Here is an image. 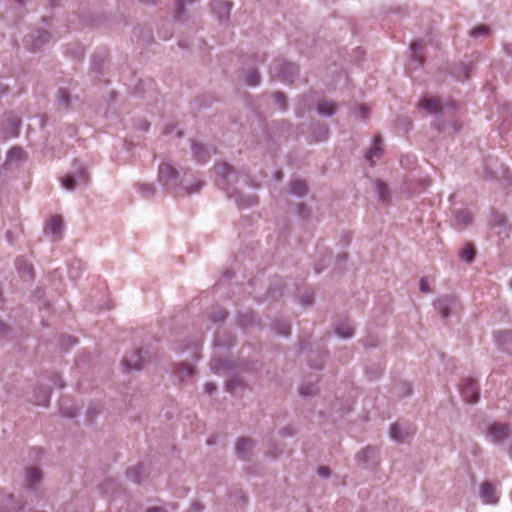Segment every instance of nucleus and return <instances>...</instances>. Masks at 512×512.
I'll use <instances>...</instances> for the list:
<instances>
[{
	"instance_id": "1",
	"label": "nucleus",
	"mask_w": 512,
	"mask_h": 512,
	"mask_svg": "<svg viewBox=\"0 0 512 512\" xmlns=\"http://www.w3.org/2000/svg\"><path fill=\"white\" fill-rule=\"evenodd\" d=\"M88 180V172L83 167H80L76 171L68 173L64 177H62L61 184L65 190L73 191L77 187L86 185L88 183Z\"/></svg>"
},
{
	"instance_id": "2",
	"label": "nucleus",
	"mask_w": 512,
	"mask_h": 512,
	"mask_svg": "<svg viewBox=\"0 0 512 512\" xmlns=\"http://www.w3.org/2000/svg\"><path fill=\"white\" fill-rule=\"evenodd\" d=\"M178 178V172L172 165L163 163L159 166L158 180L166 189L175 190L179 185Z\"/></svg>"
},
{
	"instance_id": "3",
	"label": "nucleus",
	"mask_w": 512,
	"mask_h": 512,
	"mask_svg": "<svg viewBox=\"0 0 512 512\" xmlns=\"http://www.w3.org/2000/svg\"><path fill=\"white\" fill-rule=\"evenodd\" d=\"M214 171L219 177L217 180V185L224 190H227V185L229 183L230 178L236 179V172L233 167L227 163H217L214 165Z\"/></svg>"
},
{
	"instance_id": "4",
	"label": "nucleus",
	"mask_w": 512,
	"mask_h": 512,
	"mask_svg": "<svg viewBox=\"0 0 512 512\" xmlns=\"http://www.w3.org/2000/svg\"><path fill=\"white\" fill-rule=\"evenodd\" d=\"M488 436L493 443L499 444L510 436V429L506 424L495 422L488 426Z\"/></svg>"
},
{
	"instance_id": "5",
	"label": "nucleus",
	"mask_w": 512,
	"mask_h": 512,
	"mask_svg": "<svg viewBox=\"0 0 512 512\" xmlns=\"http://www.w3.org/2000/svg\"><path fill=\"white\" fill-rule=\"evenodd\" d=\"M436 306L439 309L442 318H447L450 314L457 311L458 302L454 296L445 295L437 300Z\"/></svg>"
},
{
	"instance_id": "6",
	"label": "nucleus",
	"mask_w": 512,
	"mask_h": 512,
	"mask_svg": "<svg viewBox=\"0 0 512 512\" xmlns=\"http://www.w3.org/2000/svg\"><path fill=\"white\" fill-rule=\"evenodd\" d=\"M274 71L282 81L291 83L298 74V67L293 63L282 61L274 67Z\"/></svg>"
},
{
	"instance_id": "7",
	"label": "nucleus",
	"mask_w": 512,
	"mask_h": 512,
	"mask_svg": "<svg viewBox=\"0 0 512 512\" xmlns=\"http://www.w3.org/2000/svg\"><path fill=\"white\" fill-rule=\"evenodd\" d=\"M479 496L484 504L495 505L499 502V496L496 488L488 481L480 484Z\"/></svg>"
},
{
	"instance_id": "8",
	"label": "nucleus",
	"mask_w": 512,
	"mask_h": 512,
	"mask_svg": "<svg viewBox=\"0 0 512 512\" xmlns=\"http://www.w3.org/2000/svg\"><path fill=\"white\" fill-rule=\"evenodd\" d=\"M461 394L468 403H475L479 397L478 385L471 379H466L461 386Z\"/></svg>"
},
{
	"instance_id": "9",
	"label": "nucleus",
	"mask_w": 512,
	"mask_h": 512,
	"mask_svg": "<svg viewBox=\"0 0 512 512\" xmlns=\"http://www.w3.org/2000/svg\"><path fill=\"white\" fill-rule=\"evenodd\" d=\"M255 447V442L251 438H240L236 443V454L239 458L247 460Z\"/></svg>"
},
{
	"instance_id": "10",
	"label": "nucleus",
	"mask_w": 512,
	"mask_h": 512,
	"mask_svg": "<svg viewBox=\"0 0 512 512\" xmlns=\"http://www.w3.org/2000/svg\"><path fill=\"white\" fill-rule=\"evenodd\" d=\"M418 107L426 110L429 114H442L444 111V107L438 98H422Z\"/></svg>"
},
{
	"instance_id": "11",
	"label": "nucleus",
	"mask_w": 512,
	"mask_h": 512,
	"mask_svg": "<svg viewBox=\"0 0 512 512\" xmlns=\"http://www.w3.org/2000/svg\"><path fill=\"white\" fill-rule=\"evenodd\" d=\"M142 350H135L123 359V365L128 371L139 370L143 364Z\"/></svg>"
},
{
	"instance_id": "12",
	"label": "nucleus",
	"mask_w": 512,
	"mask_h": 512,
	"mask_svg": "<svg viewBox=\"0 0 512 512\" xmlns=\"http://www.w3.org/2000/svg\"><path fill=\"white\" fill-rule=\"evenodd\" d=\"M378 454L379 449L377 447L368 446L357 454V459L359 462H362L365 466L369 467L376 463Z\"/></svg>"
},
{
	"instance_id": "13",
	"label": "nucleus",
	"mask_w": 512,
	"mask_h": 512,
	"mask_svg": "<svg viewBox=\"0 0 512 512\" xmlns=\"http://www.w3.org/2000/svg\"><path fill=\"white\" fill-rule=\"evenodd\" d=\"M491 226L499 236H508L507 221L503 214L493 213L491 218Z\"/></svg>"
},
{
	"instance_id": "14",
	"label": "nucleus",
	"mask_w": 512,
	"mask_h": 512,
	"mask_svg": "<svg viewBox=\"0 0 512 512\" xmlns=\"http://www.w3.org/2000/svg\"><path fill=\"white\" fill-rule=\"evenodd\" d=\"M472 222V215L469 211L461 210L454 214L452 225L458 229L463 230Z\"/></svg>"
},
{
	"instance_id": "15",
	"label": "nucleus",
	"mask_w": 512,
	"mask_h": 512,
	"mask_svg": "<svg viewBox=\"0 0 512 512\" xmlns=\"http://www.w3.org/2000/svg\"><path fill=\"white\" fill-rule=\"evenodd\" d=\"M381 143L382 139L380 136L374 137L372 146L366 151L365 158L371 164H373V162L376 159H379L383 154Z\"/></svg>"
},
{
	"instance_id": "16",
	"label": "nucleus",
	"mask_w": 512,
	"mask_h": 512,
	"mask_svg": "<svg viewBox=\"0 0 512 512\" xmlns=\"http://www.w3.org/2000/svg\"><path fill=\"white\" fill-rule=\"evenodd\" d=\"M411 432L403 429L399 424H392L390 427V437L397 443H404L411 437Z\"/></svg>"
},
{
	"instance_id": "17",
	"label": "nucleus",
	"mask_w": 512,
	"mask_h": 512,
	"mask_svg": "<svg viewBox=\"0 0 512 512\" xmlns=\"http://www.w3.org/2000/svg\"><path fill=\"white\" fill-rule=\"evenodd\" d=\"M192 154L195 160L199 163L207 162L211 157V151L204 147L202 144L193 142L191 146Z\"/></svg>"
},
{
	"instance_id": "18",
	"label": "nucleus",
	"mask_w": 512,
	"mask_h": 512,
	"mask_svg": "<svg viewBox=\"0 0 512 512\" xmlns=\"http://www.w3.org/2000/svg\"><path fill=\"white\" fill-rule=\"evenodd\" d=\"M15 265H16V269H17L19 275L24 280H32L33 279L34 268L31 263H29L28 261H26L24 259H17L15 262Z\"/></svg>"
},
{
	"instance_id": "19",
	"label": "nucleus",
	"mask_w": 512,
	"mask_h": 512,
	"mask_svg": "<svg viewBox=\"0 0 512 512\" xmlns=\"http://www.w3.org/2000/svg\"><path fill=\"white\" fill-rule=\"evenodd\" d=\"M211 6L213 12L218 16L219 21L222 22L228 19L231 10L230 3L224 1H214Z\"/></svg>"
},
{
	"instance_id": "20",
	"label": "nucleus",
	"mask_w": 512,
	"mask_h": 512,
	"mask_svg": "<svg viewBox=\"0 0 512 512\" xmlns=\"http://www.w3.org/2000/svg\"><path fill=\"white\" fill-rule=\"evenodd\" d=\"M422 45L420 42H413L410 46L411 51V60H410V68L417 69L422 65Z\"/></svg>"
},
{
	"instance_id": "21",
	"label": "nucleus",
	"mask_w": 512,
	"mask_h": 512,
	"mask_svg": "<svg viewBox=\"0 0 512 512\" xmlns=\"http://www.w3.org/2000/svg\"><path fill=\"white\" fill-rule=\"evenodd\" d=\"M50 399V389L44 385H39L35 391L32 401L36 405H47Z\"/></svg>"
},
{
	"instance_id": "22",
	"label": "nucleus",
	"mask_w": 512,
	"mask_h": 512,
	"mask_svg": "<svg viewBox=\"0 0 512 512\" xmlns=\"http://www.w3.org/2000/svg\"><path fill=\"white\" fill-rule=\"evenodd\" d=\"M336 111V105L330 101H323L318 103L317 112L321 116L329 117L332 116Z\"/></svg>"
},
{
	"instance_id": "23",
	"label": "nucleus",
	"mask_w": 512,
	"mask_h": 512,
	"mask_svg": "<svg viewBox=\"0 0 512 512\" xmlns=\"http://www.w3.org/2000/svg\"><path fill=\"white\" fill-rule=\"evenodd\" d=\"M289 193L295 196H304L307 193L306 183L302 180H295L289 186Z\"/></svg>"
},
{
	"instance_id": "24",
	"label": "nucleus",
	"mask_w": 512,
	"mask_h": 512,
	"mask_svg": "<svg viewBox=\"0 0 512 512\" xmlns=\"http://www.w3.org/2000/svg\"><path fill=\"white\" fill-rule=\"evenodd\" d=\"M336 334L341 338H350L353 336L354 329L348 322L339 323L335 328Z\"/></svg>"
},
{
	"instance_id": "25",
	"label": "nucleus",
	"mask_w": 512,
	"mask_h": 512,
	"mask_svg": "<svg viewBox=\"0 0 512 512\" xmlns=\"http://www.w3.org/2000/svg\"><path fill=\"white\" fill-rule=\"evenodd\" d=\"M62 226V219L58 216H54L48 222L47 229L52 235L57 236L61 233Z\"/></svg>"
},
{
	"instance_id": "26",
	"label": "nucleus",
	"mask_w": 512,
	"mask_h": 512,
	"mask_svg": "<svg viewBox=\"0 0 512 512\" xmlns=\"http://www.w3.org/2000/svg\"><path fill=\"white\" fill-rule=\"evenodd\" d=\"M375 190L378 194V197L382 201H387L389 198V190L387 185L381 180H375L374 182Z\"/></svg>"
},
{
	"instance_id": "27",
	"label": "nucleus",
	"mask_w": 512,
	"mask_h": 512,
	"mask_svg": "<svg viewBox=\"0 0 512 512\" xmlns=\"http://www.w3.org/2000/svg\"><path fill=\"white\" fill-rule=\"evenodd\" d=\"M33 49H38L49 41V34L45 31H38L37 36H31Z\"/></svg>"
},
{
	"instance_id": "28",
	"label": "nucleus",
	"mask_w": 512,
	"mask_h": 512,
	"mask_svg": "<svg viewBox=\"0 0 512 512\" xmlns=\"http://www.w3.org/2000/svg\"><path fill=\"white\" fill-rule=\"evenodd\" d=\"M475 250L471 244H467L460 252L459 257L461 260L471 263L474 260Z\"/></svg>"
},
{
	"instance_id": "29",
	"label": "nucleus",
	"mask_w": 512,
	"mask_h": 512,
	"mask_svg": "<svg viewBox=\"0 0 512 512\" xmlns=\"http://www.w3.org/2000/svg\"><path fill=\"white\" fill-rule=\"evenodd\" d=\"M42 477L41 471L38 468L32 467L27 471V481L30 485H36L40 482Z\"/></svg>"
},
{
	"instance_id": "30",
	"label": "nucleus",
	"mask_w": 512,
	"mask_h": 512,
	"mask_svg": "<svg viewBox=\"0 0 512 512\" xmlns=\"http://www.w3.org/2000/svg\"><path fill=\"white\" fill-rule=\"evenodd\" d=\"M496 341L499 345H504L505 343L512 344V333L509 331H501L496 334Z\"/></svg>"
},
{
	"instance_id": "31",
	"label": "nucleus",
	"mask_w": 512,
	"mask_h": 512,
	"mask_svg": "<svg viewBox=\"0 0 512 512\" xmlns=\"http://www.w3.org/2000/svg\"><path fill=\"white\" fill-rule=\"evenodd\" d=\"M245 82L247 85L249 86H256L259 84L260 82V76H259V73L255 70L253 71H250L246 77H245Z\"/></svg>"
},
{
	"instance_id": "32",
	"label": "nucleus",
	"mask_w": 512,
	"mask_h": 512,
	"mask_svg": "<svg viewBox=\"0 0 512 512\" xmlns=\"http://www.w3.org/2000/svg\"><path fill=\"white\" fill-rule=\"evenodd\" d=\"M235 200L237 204L242 207H249L257 203L256 196H248L246 199H243L240 196H236Z\"/></svg>"
},
{
	"instance_id": "33",
	"label": "nucleus",
	"mask_w": 512,
	"mask_h": 512,
	"mask_svg": "<svg viewBox=\"0 0 512 512\" xmlns=\"http://www.w3.org/2000/svg\"><path fill=\"white\" fill-rule=\"evenodd\" d=\"M488 34L489 28L485 25L477 26L471 31V36H473L474 38L486 37Z\"/></svg>"
},
{
	"instance_id": "34",
	"label": "nucleus",
	"mask_w": 512,
	"mask_h": 512,
	"mask_svg": "<svg viewBox=\"0 0 512 512\" xmlns=\"http://www.w3.org/2000/svg\"><path fill=\"white\" fill-rule=\"evenodd\" d=\"M273 99H274L275 105L278 107V109H280V110L286 109V101H285L284 94L277 92L273 95Z\"/></svg>"
},
{
	"instance_id": "35",
	"label": "nucleus",
	"mask_w": 512,
	"mask_h": 512,
	"mask_svg": "<svg viewBox=\"0 0 512 512\" xmlns=\"http://www.w3.org/2000/svg\"><path fill=\"white\" fill-rule=\"evenodd\" d=\"M140 192L146 198L152 196L154 194V187L150 184H141L139 186Z\"/></svg>"
},
{
	"instance_id": "36",
	"label": "nucleus",
	"mask_w": 512,
	"mask_h": 512,
	"mask_svg": "<svg viewBox=\"0 0 512 512\" xmlns=\"http://www.w3.org/2000/svg\"><path fill=\"white\" fill-rule=\"evenodd\" d=\"M276 331L282 336H287L290 334V325L285 322L279 323L276 326Z\"/></svg>"
},
{
	"instance_id": "37",
	"label": "nucleus",
	"mask_w": 512,
	"mask_h": 512,
	"mask_svg": "<svg viewBox=\"0 0 512 512\" xmlns=\"http://www.w3.org/2000/svg\"><path fill=\"white\" fill-rule=\"evenodd\" d=\"M81 268H82V264L80 261H76V262L72 263L69 268V272H68L69 277L76 279L79 275H78V273H75V271L80 270Z\"/></svg>"
},
{
	"instance_id": "38",
	"label": "nucleus",
	"mask_w": 512,
	"mask_h": 512,
	"mask_svg": "<svg viewBox=\"0 0 512 512\" xmlns=\"http://www.w3.org/2000/svg\"><path fill=\"white\" fill-rule=\"evenodd\" d=\"M69 100H70L69 93L64 89H61L58 92V101L61 102L64 106H68Z\"/></svg>"
},
{
	"instance_id": "39",
	"label": "nucleus",
	"mask_w": 512,
	"mask_h": 512,
	"mask_svg": "<svg viewBox=\"0 0 512 512\" xmlns=\"http://www.w3.org/2000/svg\"><path fill=\"white\" fill-rule=\"evenodd\" d=\"M77 343V340L76 338L72 337V336H63L61 338V345L62 346H65L66 348H69V347H72L74 346L75 344Z\"/></svg>"
},
{
	"instance_id": "40",
	"label": "nucleus",
	"mask_w": 512,
	"mask_h": 512,
	"mask_svg": "<svg viewBox=\"0 0 512 512\" xmlns=\"http://www.w3.org/2000/svg\"><path fill=\"white\" fill-rule=\"evenodd\" d=\"M315 392V387L312 384L303 385L300 388V394L303 396H310Z\"/></svg>"
},
{
	"instance_id": "41",
	"label": "nucleus",
	"mask_w": 512,
	"mask_h": 512,
	"mask_svg": "<svg viewBox=\"0 0 512 512\" xmlns=\"http://www.w3.org/2000/svg\"><path fill=\"white\" fill-rule=\"evenodd\" d=\"M202 187V182L200 180L196 181L193 185L189 186V185H186L184 186V189L188 192V193H195V192H198L200 190V188Z\"/></svg>"
},
{
	"instance_id": "42",
	"label": "nucleus",
	"mask_w": 512,
	"mask_h": 512,
	"mask_svg": "<svg viewBox=\"0 0 512 512\" xmlns=\"http://www.w3.org/2000/svg\"><path fill=\"white\" fill-rule=\"evenodd\" d=\"M195 0H178L177 1V14L180 16L184 13V5L191 4Z\"/></svg>"
},
{
	"instance_id": "43",
	"label": "nucleus",
	"mask_w": 512,
	"mask_h": 512,
	"mask_svg": "<svg viewBox=\"0 0 512 512\" xmlns=\"http://www.w3.org/2000/svg\"><path fill=\"white\" fill-rule=\"evenodd\" d=\"M22 155V149L19 148V147H14L10 150L9 152V158L10 159H13V158H20Z\"/></svg>"
},
{
	"instance_id": "44",
	"label": "nucleus",
	"mask_w": 512,
	"mask_h": 512,
	"mask_svg": "<svg viewBox=\"0 0 512 512\" xmlns=\"http://www.w3.org/2000/svg\"><path fill=\"white\" fill-rule=\"evenodd\" d=\"M226 317V312L222 309H219L215 314L212 315V320L213 321H221L223 319H225Z\"/></svg>"
},
{
	"instance_id": "45",
	"label": "nucleus",
	"mask_w": 512,
	"mask_h": 512,
	"mask_svg": "<svg viewBox=\"0 0 512 512\" xmlns=\"http://www.w3.org/2000/svg\"><path fill=\"white\" fill-rule=\"evenodd\" d=\"M419 289L424 292V293H428L429 292V285H428V282L425 278H422L420 280V283H419Z\"/></svg>"
},
{
	"instance_id": "46",
	"label": "nucleus",
	"mask_w": 512,
	"mask_h": 512,
	"mask_svg": "<svg viewBox=\"0 0 512 512\" xmlns=\"http://www.w3.org/2000/svg\"><path fill=\"white\" fill-rule=\"evenodd\" d=\"M317 473L319 476L326 478L329 476L330 470L328 467L322 466L318 468Z\"/></svg>"
},
{
	"instance_id": "47",
	"label": "nucleus",
	"mask_w": 512,
	"mask_h": 512,
	"mask_svg": "<svg viewBox=\"0 0 512 512\" xmlns=\"http://www.w3.org/2000/svg\"><path fill=\"white\" fill-rule=\"evenodd\" d=\"M62 414L64 416H67V417H75L77 415V409L76 408H73L71 410H65L64 408H62Z\"/></svg>"
},
{
	"instance_id": "48",
	"label": "nucleus",
	"mask_w": 512,
	"mask_h": 512,
	"mask_svg": "<svg viewBox=\"0 0 512 512\" xmlns=\"http://www.w3.org/2000/svg\"><path fill=\"white\" fill-rule=\"evenodd\" d=\"M216 390V386L213 383H207L205 385V391L207 394L211 395Z\"/></svg>"
},
{
	"instance_id": "49",
	"label": "nucleus",
	"mask_w": 512,
	"mask_h": 512,
	"mask_svg": "<svg viewBox=\"0 0 512 512\" xmlns=\"http://www.w3.org/2000/svg\"><path fill=\"white\" fill-rule=\"evenodd\" d=\"M184 370V376H191L194 373V369L191 366L182 367Z\"/></svg>"
},
{
	"instance_id": "50",
	"label": "nucleus",
	"mask_w": 512,
	"mask_h": 512,
	"mask_svg": "<svg viewBox=\"0 0 512 512\" xmlns=\"http://www.w3.org/2000/svg\"><path fill=\"white\" fill-rule=\"evenodd\" d=\"M221 365H222V364H221V362H220V361H218V360H213V361L211 362V366H212V368H213V369H215V370H217V371L220 369Z\"/></svg>"
},
{
	"instance_id": "51",
	"label": "nucleus",
	"mask_w": 512,
	"mask_h": 512,
	"mask_svg": "<svg viewBox=\"0 0 512 512\" xmlns=\"http://www.w3.org/2000/svg\"><path fill=\"white\" fill-rule=\"evenodd\" d=\"M147 512H166V511L162 507H154V508L149 509Z\"/></svg>"
},
{
	"instance_id": "52",
	"label": "nucleus",
	"mask_w": 512,
	"mask_h": 512,
	"mask_svg": "<svg viewBox=\"0 0 512 512\" xmlns=\"http://www.w3.org/2000/svg\"><path fill=\"white\" fill-rule=\"evenodd\" d=\"M54 386L55 387H59V388H62L64 386V384L62 383V381H61V379L59 377L56 378Z\"/></svg>"
},
{
	"instance_id": "53",
	"label": "nucleus",
	"mask_w": 512,
	"mask_h": 512,
	"mask_svg": "<svg viewBox=\"0 0 512 512\" xmlns=\"http://www.w3.org/2000/svg\"><path fill=\"white\" fill-rule=\"evenodd\" d=\"M368 109L366 106L362 105L360 108H359V112L361 113L362 117L365 116V114L367 113Z\"/></svg>"
},
{
	"instance_id": "54",
	"label": "nucleus",
	"mask_w": 512,
	"mask_h": 512,
	"mask_svg": "<svg viewBox=\"0 0 512 512\" xmlns=\"http://www.w3.org/2000/svg\"><path fill=\"white\" fill-rule=\"evenodd\" d=\"M327 134H328V129H327V128H324V129L322 130V137H321L319 140H324V139H326Z\"/></svg>"
},
{
	"instance_id": "55",
	"label": "nucleus",
	"mask_w": 512,
	"mask_h": 512,
	"mask_svg": "<svg viewBox=\"0 0 512 512\" xmlns=\"http://www.w3.org/2000/svg\"><path fill=\"white\" fill-rule=\"evenodd\" d=\"M129 477H131V479H132L133 481H138V479L134 476V471H133V470H131V471L129 472Z\"/></svg>"
},
{
	"instance_id": "56",
	"label": "nucleus",
	"mask_w": 512,
	"mask_h": 512,
	"mask_svg": "<svg viewBox=\"0 0 512 512\" xmlns=\"http://www.w3.org/2000/svg\"><path fill=\"white\" fill-rule=\"evenodd\" d=\"M5 330V324L0 320V333Z\"/></svg>"
},
{
	"instance_id": "57",
	"label": "nucleus",
	"mask_w": 512,
	"mask_h": 512,
	"mask_svg": "<svg viewBox=\"0 0 512 512\" xmlns=\"http://www.w3.org/2000/svg\"><path fill=\"white\" fill-rule=\"evenodd\" d=\"M275 177H276L277 180H280L281 177H282V173L281 172H276Z\"/></svg>"
},
{
	"instance_id": "58",
	"label": "nucleus",
	"mask_w": 512,
	"mask_h": 512,
	"mask_svg": "<svg viewBox=\"0 0 512 512\" xmlns=\"http://www.w3.org/2000/svg\"><path fill=\"white\" fill-rule=\"evenodd\" d=\"M453 128L455 131H457L461 128V125H458L457 123H455V124H453Z\"/></svg>"
},
{
	"instance_id": "59",
	"label": "nucleus",
	"mask_w": 512,
	"mask_h": 512,
	"mask_svg": "<svg viewBox=\"0 0 512 512\" xmlns=\"http://www.w3.org/2000/svg\"><path fill=\"white\" fill-rule=\"evenodd\" d=\"M227 388H228V390H232V382H229V383L227 384Z\"/></svg>"
},
{
	"instance_id": "60",
	"label": "nucleus",
	"mask_w": 512,
	"mask_h": 512,
	"mask_svg": "<svg viewBox=\"0 0 512 512\" xmlns=\"http://www.w3.org/2000/svg\"><path fill=\"white\" fill-rule=\"evenodd\" d=\"M411 392V389L409 386H407V394H409Z\"/></svg>"
},
{
	"instance_id": "61",
	"label": "nucleus",
	"mask_w": 512,
	"mask_h": 512,
	"mask_svg": "<svg viewBox=\"0 0 512 512\" xmlns=\"http://www.w3.org/2000/svg\"><path fill=\"white\" fill-rule=\"evenodd\" d=\"M16 1H17L18 3H22V2H23V0H16Z\"/></svg>"
}]
</instances>
